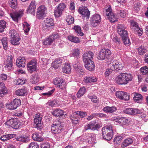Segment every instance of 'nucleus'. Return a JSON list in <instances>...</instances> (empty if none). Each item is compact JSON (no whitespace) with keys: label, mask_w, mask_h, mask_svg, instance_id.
I'll list each match as a JSON object with an SVG mask.
<instances>
[{"label":"nucleus","mask_w":148,"mask_h":148,"mask_svg":"<svg viewBox=\"0 0 148 148\" xmlns=\"http://www.w3.org/2000/svg\"><path fill=\"white\" fill-rule=\"evenodd\" d=\"M133 76L130 73H120L115 78V82L119 85H126L132 80Z\"/></svg>","instance_id":"1"},{"label":"nucleus","mask_w":148,"mask_h":148,"mask_svg":"<svg viewBox=\"0 0 148 148\" xmlns=\"http://www.w3.org/2000/svg\"><path fill=\"white\" fill-rule=\"evenodd\" d=\"M63 127L62 122L58 120H55L51 125V130L54 134H59L63 130Z\"/></svg>","instance_id":"2"},{"label":"nucleus","mask_w":148,"mask_h":148,"mask_svg":"<svg viewBox=\"0 0 148 148\" xmlns=\"http://www.w3.org/2000/svg\"><path fill=\"white\" fill-rule=\"evenodd\" d=\"M42 116L40 114H36L34 119V126L37 130L40 131L43 128V123L42 122Z\"/></svg>","instance_id":"3"},{"label":"nucleus","mask_w":148,"mask_h":148,"mask_svg":"<svg viewBox=\"0 0 148 148\" xmlns=\"http://www.w3.org/2000/svg\"><path fill=\"white\" fill-rule=\"evenodd\" d=\"M11 37L10 41L12 44L14 45H17L19 43V37L18 34L14 30L10 31Z\"/></svg>","instance_id":"4"},{"label":"nucleus","mask_w":148,"mask_h":148,"mask_svg":"<svg viewBox=\"0 0 148 148\" xmlns=\"http://www.w3.org/2000/svg\"><path fill=\"white\" fill-rule=\"evenodd\" d=\"M60 36L58 34H52L45 39L43 43L45 45H50L54 41L58 38Z\"/></svg>","instance_id":"5"},{"label":"nucleus","mask_w":148,"mask_h":148,"mask_svg":"<svg viewBox=\"0 0 148 148\" xmlns=\"http://www.w3.org/2000/svg\"><path fill=\"white\" fill-rule=\"evenodd\" d=\"M100 127L99 123L95 121H93L85 125L84 129L85 130H92L95 131L97 130Z\"/></svg>","instance_id":"6"},{"label":"nucleus","mask_w":148,"mask_h":148,"mask_svg":"<svg viewBox=\"0 0 148 148\" xmlns=\"http://www.w3.org/2000/svg\"><path fill=\"white\" fill-rule=\"evenodd\" d=\"M101 16L96 14L93 15L91 17V24L93 27H95L100 23L101 22Z\"/></svg>","instance_id":"7"},{"label":"nucleus","mask_w":148,"mask_h":148,"mask_svg":"<svg viewBox=\"0 0 148 148\" xmlns=\"http://www.w3.org/2000/svg\"><path fill=\"white\" fill-rule=\"evenodd\" d=\"M37 61L35 60H32L29 62L27 65V69L28 71L31 73H32L36 70Z\"/></svg>","instance_id":"8"},{"label":"nucleus","mask_w":148,"mask_h":148,"mask_svg":"<svg viewBox=\"0 0 148 148\" xmlns=\"http://www.w3.org/2000/svg\"><path fill=\"white\" fill-rule=\"evenodd\" d=\"M65 4L64 3H61L56 9L54 12V15L56 17H60L62 14V12L66 8Z\"/></svg>","instance_id":"9"},{"label":"nucleus","mask_w":148,"mask_h":148,"mask_svg":"<svg viewBox=\"0 0 148 148\" xmlns=\"http://www.w3.org/2000/svg\"><path fill=\"white\" fill-rule=\"evenodd\" d=\"M47 12V8L45 5H42L40 6L38 9L36 14L37 17L40 19L44 16Z\"/></svg>","instance_id":"10"},{"label":"nucleus","mask_w":148,"mask_h":148,"mask_svg":"<svg viewBox=\"0 0 148 148\" xmlns=\"http://www.w3.org/2000/svg\"><path fill=\"white\" fill-rule=\"evenodd\" d=\"M110 68L114 70L118 71L123 69V66L121 63L117 60H114L110 64Z\"/></svg>","instance_id":"11"},{"label":"nucleus","mask_w":148,"mask_h":148,"mask_svg":"<svg viewBox=\"0 0 148 148\" xmlns=\"http://www.w3.org/2000/svg\"><path fill=\"white\" fill-rule=\"evenodd\" d=\"M93 56L94 54L91 51L84 53L83 55V60L84 62L92 61Z\"/></svg>","instance_id":"12"},{"label":"nucleus","mask_w":148,"mask_h":148,"mask_svg":"<svg viewBox=\"0 0 148 148\" xmlns=\"http://www.w3.org/2000/svg\"><path fill=\"white\" fill-rule=\"evenodd\" d=\"M125 113L126 114L134 115L140 114L141 112L140 110L137 108H127L124 110Z\"/></svg>","instance_id":"13"},{"label":"nucleus","mask_w":148,"mask_h":148,"mask_svg":"<svg viewBox=\"0 0 148 148\" xmlns=\"http://www.w3.org/2000/svg\"><path fill=\"white\" fill-rule=\"evenodd\" d=\"M12 56H10L8 57L5 60L4 64L5 65V67L7 69L10 70L12 69Z\"/></svg>","instance_id":"14"},{"label":"nucleus","mask_w":148,"mask_h":148,"mask_svg":"<svg viewBox=\"0 0 148 148\" xmlns=\"http://www.w3.org/2000/svg\"><path fill=\"white\" fill-rule=\"evenodd\" d=\"M23 12L22 11L15 12H11L10 14V16L13 20L17 21L19 18L22 16Z\"/></svg>","instance_id":"15"},{"label":"nucleus","mask_w":148,"mask_h":148,"mask_svg":"<svg viewBox=\"0 0 148 148\" xmlns=\"http://www.w3.org/2000/svg\"><path fill=\"white\" fill-rule=\"evenodd\" d=\"M117 32L121 36H123L124 35H127V32L125 30V27L123 25L119 24L117 25Z\"/></svg>","instance_id":"16"},{"label":"nucleus","mask_w":148,"mask_h":148,"mask_svg":"<svg viewBox=\"0 0 148 148\" xmlns=\"http://www.w3.org/2000/svg\"><path fill=\"white\" fill-rule=\"evenodd\" d=\"M78 12L84 17H86L87 18H88L89 17L90 12L87 8L83 7H80L78 9Z\"/></svg>","instance_id":"17"},{"label":"nucleus","mask_w":148,"mask_h":148,"mask_svg":"<svg viewBox=\"0 0 148 148\" xmlns=\"http://www.w3.org/2000/svg\"><path fill=\"white\" fill-rule=\"evenodd\" d=\"M36 3L35 1H32L27 10V13L34 15L36 8Z\"/></svg>","instance_id":"18"},{"label":"nucleus","mask_w":148,"mask_h":148,"mask_svg":"<svg viewBox=\"0 0 148 148\" xmlns=\"http://www.w3.org/2000/svg\"><path fill=\"white\" fill-rule=\"evenodd\" d=\"M54 25L53 21L52 18H47L44 20L42 23V25L44 27L49 28L50 27Z\"/></svg>","instance_id":"19"},{"label":"nucleus","mask_w":148,"mask_h":148,"mask_svg":"<svg viewBox=\"0 0 148 148\" xmlns=\"http://www.w3.org/2000/svg\"><path fill=\"white\" fill-rule=\"evenodd\" d=\"M26 62L25 58L20 57L16 60V63L18 67L19 68H23L25 66V62Z\"/></svg>","instance_id":"20"},{"label":"nucleus","mask_w":148,"mask_h":148,"mask_svg":"<svg viewBox=\"0 0 148 148\" xmlns=\"http://www.w3.org/2000/svg\"><path fill=\"white\" fill-rule=\"evenodd\" d=\"M86 69L89 71H93L95 68V65L94 62L92 61L84 62Z\"/></svg>","instance_id":"21"},{"label":"nucleus","mask_w":148,"mask_h":148,"mask_svg":"<svg viewBox=\"0 0 148 148\" xmlns=\"http://www.w3.org/2000/svg\"><path fill=\"white\" fill-rule=\"evenodd\" d=\"M16 95L19 96H24L27 94V90L25 87H23L21 89L17 90L16 91Z\"/></svg>","instance_id":"22"},{"label":"nucleus","mask_w":148,"mask_h":148,"mask_svg":"<svg viewBox=\"0 0 148 148\" xmlns=\"http://www.w3.org/2000/svg\"><path fill=\"white\" fill-rule=\"evenodd\" d=\"M7 93V88L4 84L2 82L0 83V96L3 97Z\"/></svg>","instance_id":"23"},{"label":"nucleus","mask_w":148,"mask_h":148,"mask_svg":"<svg viewBox=\"0 0 148 148\" xmlns=\"http://www.w3.org/2000/svg\"><path fill=\"white\" fill-rule=\"evenodd\" d=\"M112 12V9L110 5H107L103 10V15L106 17L108 16L109 14Z\"/></svg>","instance_id":"24"},{"label":"nucleus","mask_w":148,"mask_h":148,"mask_svg":"<svg viewBox=\"0 0 148 148\" xmlns=\"http://www.w3.org/2000/svg\"><path fill=\"white\" fill-rule=\"evenodd\" d=\"M102 135L107 134L109 132H112V126L111 125L106 126L102 129Z\"/></svg>","instance_id":"25"},{"label":"nucleus","mask_w":148,"mask_h":148,"mask_svg":"<svg viewBox=\"0 0 148 148\" xmlns=\"http://www.w3.org/2000/svg\"><path fill=\"white\" fill-rule=\"evenodd\" d=\"M103 110L105 112L108 113H112L115 112L117 110L116 108L114 106L109 107L106 106L103 109Z\"/></svg>","instance_id":"26"},{"label":"nucleus","mask_w":148,"mask_h":148,"mask_svg":"<svg viewBox=\"0 0 148 148\" xmlns=\"http://www.w3.org/2000/svg\"><path fill=\"white\" fill-rule=\"evenodd\" d=\"M32 137L33 140L36 141L41 142L42 141L44 140L42 137L36 132L32 134Z\"/></svg>","instance_id":"27"},{"label":"nucleus","mask_w":148,"mask_h":148,"mask_svg":"<svg viewBox=\"0 0 148 148\" xmlns=\"http://www.w3.org/2000/svg\"><path fill=\"white\" fill-rule=\"evenodd\" d=\"M130 120L127 119L126 118L122 117L119 118L117 122L120 124L123 125H128L130 122Z\"/></svg>","instance_id":"28"},{"label":"nucleus","mask_w":148,"mask_h":148,"mask_svg":"<svg viewBox=\"0 0 148 148\" xmlns=\"http://www.w3.org/2000/svg\"><path fill=\"white\" fill-rule=\"evenodd\" d=\"M133 142V139L130 138H128L124 140L121 146L125 148L131 144Z\"/></svg>","instance_id":"29"},{"label":"nucleus","mask_w":148,"mask_h":148,"mask_svg":"<svg viewBox=\"0 0 148 148\" xmlns=\"http://www.w3.org/2000/svg\"><path fill=\"white\" fill-rule=\"evenodd\" d=\"M64 112L60 109H56L52 112V114L55 116H62L64 114Z\"/></svg>","instance_id":"30"},{"label":"nucleus","mask_w":148,"mask_h":148,"mask_svg":"<svg viewBox=\"0 0 148 148\" xmlns=\"http://www.w3.org/2000/svg\"><path fill=\"white\" fill-rule=\"evenodd\" d=\"M133 99L134 101L137 102H139L142 100L143 96L142 95L137 92H134L133 94Z\"/></svg>","instance_id":"31"},{"label":"nucleus","mask_w":148,"mask_h":148,"mask_svg":"<svg viewBox=\"0 0 148 148\" xmlns=\"http://www.w3.org/2000/svg\"><path fill=\"white\" fill-rule=\"evenodd\" d=\"M106 17L111 23L118 21L117 18L116 17L115 15L112 12L109 14L108 16Z\"/></svg>","instance_id":"32"},{"label":"nucleus","mask_w":148,"mask_h":148,"mask_svg":"<svg viewBox=\"0 0 148 148\" xmlns=\"http://www.w3.org/2000/svg\"><path fill=\"white\" fill-rule=\"evenodd\" d=\"M71 68L70 64L68 63H66L63 67L62 71L64 73H69L71 71Z\"/></svg>","instance_id":"33"},{"label":"nucleus","mask_w":148,"mask_h":148,"mask_svg":"<svg viewBox=\"0 0 148 148\" xmlns=\"http://www.w3.org/2000/svg\"><path fill=\"white\" fill-rule=\"evenodd\" d=\"M62 63V61L60 59L56 60L52 63L53 66L55 69H58L60 67Z\"/></svg>","instance_id":"34"},{"label":"nucleus","mask_w":148,"mask_h":148,"mask_svg":"<svg viewBox=\"0 0 148 148\" xmlns=\"http://www.w3.org/2000/svg\"><path fill=\"white\" fill-rule=\"evenodd\" d=\"M68 39L70 41L75 43H78L80 42V40L76 36H68Z\"/></svg>","instance_id":"35"},{"label":"nucleus","mask_w":148,"mask_h":148,"mask_svg":"<svg viewBox=\"0 0 148 148\" xmlns=\"http://www.w3.org/2000/svg\"><path fill=\"white\" fill-rule=\"evenodd\" d=\"M86 88L84 87L80 88L77 94L78 98H79L85 94L86 92Z\"/></svg>","instance_id":"36"},{"label":"nucleus","mask_w":148,"mask_h":148,"mask_svg":"<svg viewBox=\"0 0 148 148\" xmlns=\"http://www.w3.org/2000/svg\"><path fill=\"white\" fill-rule=\"evenodd\" d=\"M75 29L76 33H77V35L82 36L84 35V33L82 32L81 28L78 25L75 26L73 28Z\"/></svg>","instance_id":"37"},{"label":"nucleus","mask_w":148,"mask_h":148,"mask_svg":"<svg viewBox=\"0 0 148 148\" xmlns=\"http://www.w3.org/2000/svg\"><path fill=\"white\" fill-rule=\"evenodd\" d=\"M122 37V40L124 44L127 46H128L130 44V41L128 38L127 33V35H124L123 36H121Z\"/></svg>","instance_id":"38"},{"label":"nucleus","mask_w":148,"mask_h":148,"mask_svg":"<svg viewBox=\"0 0 148 148\" xmlns=\"http://www.w3.org/2000/svg\"><path fill=\"white\" fill-rule=\"evenodd\" d=\"M9 4L10 6L13 9L16 8L17 6V0H9Z\"/></svg>","instance_id":"39"},{"label":"nucleus","mask_w":148,"mask_h":148,"mask_svg":"<svg viewBox=\"0 0 148 148\" xmlns=\"http://www.w3.org/2000/svg\"><path fill=\"white\" fill-rule=\"evenodd\" d=\"M97 81V79L95 77H86L84 79V81L86 83L95 82Z\"/></svg>","instance_id":"40"},{"label":"nucleus","mask_w":148,"mask_h":148,"mask_svg":"<svg viewBox=\"0 0 148 148\" xmlns=\"http://www.w3.org/2000/svg\"><path fill=\"white\" fill-rule=\"evenodd\" d=\"M39 75L38 74H35L33 75L32 77V83L33 84H36L39 81Z\"/></svg>","instance_id":"41"},{"label":"nucleus","mask_w":148,"mask_h":148,"mask_svg":"<svg viewBox=\"0 0 148 148\" xmlns=\"http://www.w3.org/2000/svg\"><path fill=\"white\" fill-rule=\"evenodd\" d=\"M140 71L141 74L145 75L148 73V67L146 66H143L140 69Z\"/></svg>","instance_id":"42"},{"label":"nucleus","mask_w":148,"mask_h":148,"mask_svg":"<svg viewBox=\"0 0 148 148\" xmlns=\"http://www.w3.org/2000/svg\"><path fill=\"white\" fill-rule=\"evenodd\" d=\"M6 22L3 20L0 21V32H2L4 31L6 27Z\"/></svg>","instance_id":"43"},{"label":"nucleus","mask_w":148,"mask_h":148,"mask_svg":"<svg viewBox=\"0 0 148 148\" xmlns=\"http://www.w3.org/2000/svg\"><path fill=\"white\" fill-rule=\"evenodd\" d=\"M123 139V138L122 136L118 135L114 138V141L115 143L118 145L120 144L121 141Z\"/></svg>","instance_id":"44"},{"label":"nucleus","mask_w":148,"mask_h":148,"mask_svg":"<svg viewBox=\"0 0 148 148\" xmlns=\"http://www.w3.org/2000/svg\"><path fill=\"white\" fill-rule=\"evenodd\" d=\"M66 21L69 25L71 24L74 23V19L72 16L68 15L66 17Z\"/></svg>","instance_id":"45"},{"label":"nucleus","mask_w":148,"mask_h":148,"mask_svg":"<svg viewBox=\"0 0 148 148\" xmlns=\"http://www.w3.org/2000/svg\"><path fill=\"white\" fill-rule=\"evenodd\" d=\"M80 51L79 49L76 48L73 50L72 55L74 57H78L80 54Z\"/></svg>","instance_id":"46"},{"label":"nucleus","mask_w":148,"mask_h":148,"mask_svg":"<svg viewBox=\"0 0 148 148\" xmlns=\"http://www.w3.org/2000/svg\"><path fill=\"white\" fill-rule=\"evenodd\" d=\"M14 84L17 85H23L25 83V81L24 78L19 79H15L14 81Z\"/></svg>","instance_id":"47"},{"label":"nucleus","mask_w":148,"mask_h":148,"mask_svg":"<svg viewBox=\"0 0 148 148\" xmlns=\"http://www.w3.org/2000/svg\"><path fill=\"white\" fill-rule=\"evenodd\" d=\"M2 44L3 45L4 49L6 50L8 48V42L6 38H4L1 39Z\"/></svg>","instance_id":"48"},{"label":"nucleus","mask_w":148,"mask_h":148,"mask_svg":"<svg viewBox=\"0 0 148 148\" xmlns=\"http://www.w3.org/2000/svg\"><path fill=\"white\" fill-rule=\"evenodd\" d=\"M103 52L104 51H102L101 50H100L99 53V54L97 57V58L99 60H103L105 59L106 58H107L104 54V53Z\"/></svg>","instance_id":"49"},{"label":"nucleus","mask_w":148,"mask_h":148,"mask_svg":"<svg viewBox=\"0 0 148 148\" xmlns=\"http://www.w3.org/2000/svg\"><path fill=\"white\" fill-rule=\"evenodd\" d=\"M112 132H109L107 134H106V135L104 134L103 135V138L108 140H111L112 137Z\"/></svg>","instance_id":"50"},{"label":"nucleus","mask_w":148,"mask_h":148,"mask_svg":"<svg viewBox=\"0 0 148 148\" xmlns=\"http://www.w3.org/2000/svg\"><path fill=\"white\" fill-rule=\"evenodd\" d=\"M20 125V124L18 122L17 119L14 118V121L11 127L14 129H17L19 128Z\"/></svg>","instance_id":"51"},{"label":"nucleus","mask_w":148,"mask_h":148,"mask_svg":"<svg viewBox=\"0 0 148 148\" xmlns=\"http://www.w3.org/2000/svg\"><path fill=\"white\" fill-rule=\"evenodd\" d=\"M101 50L102 51H104V54L107 58L109 57V56L111 54L110 51L108 49L104 48L102 49Z\"/></svg>","instance_id":"52"},{"label":"nucleus","mask_w":148,"mask_h":148,"mask_svg":"<svg viewBox=\"0 0 148 148\" xmlns=\"http://www.w3.org/2000/svg\"><path fill=\"white\" fill-rule=\"evenodd\" d=\"M12 102L10 104H7L6 106V107L8 109L10 110H14L16 108V107H15L14 103Z\"/></svg>","instance_id":"53"},{"label":"nucleus","mask_w":148,"mask_h":148,"mask_svg":"<svg viewBox=\"0 0 148 148\" xmlns=\"http://www.w3.org/2000/svg\"><path fill=\"white\" fill-rule=\"evenodd\" d=\"M124 92L122 91H117L116 92L115 95L118 98L120 99H122L123 98L122 97L123 95H124Z\"/></svg>","instance_id":"54"},{"label":"nucleus","mask_w":148,"mask_h":148,"mask_svg":"<svg viewBox=\"0 0 148 148\" xmlns=\"http://www.w3.org/2000/svg\"><path fill=\"white\" fill-rule=\"evenodd\" d=\"M138 53L140 55H142L145 53L146 51V50L144 48V47L142 46L140 47L138 49Z\"/></svg>","instance_id":"55"},{"label":"nucleus","mask_w":148,"mask_h":148,"mask_svg":"<svg viewBox=\"0 0 148 148\" xmlns=\"http://www.w3.org/2000/svg\"><path fill=\"white\" fill-rule=\"evenodd\" d=\"M16 140L19 141L25 142L27 140V138L26 137L18 136L17 137Z\"/></svg>","instance_id":"56"},{"label":"nucleus","mask_w":148,"mask_h":148,"mask_svg":"<svg viewBox=\"0 0 148 148\" xmlns=\"http://www.w3.org/2000/svg\"><path fill=\"white\" fill-rule=\"evenodd\" d=\"M15 105V107H17L21 104V101L19 99H15L12 101Z\"/></svg>","instance_id":"57"},{"label":"nucleus","mask_w":148,"mask_h":148,"mask_svg":"<svg viewBox=\"0 0 148 148\" xmlns=\"http://www.w3.org/2000/svg\"><path fill=\"white\" fill-rule=\"evenodd\" d=\"M136 30V33L139 36H141L143 33V29L142 28L138 27H136L135 29Z\"/></svg>","instance_id":"58"},{"label":"nucleus","mask_w":148,"mask_h":148,"mask_svg":"<svg viewBox=\"0 0 148 148\" xmlns=\"http://www.w3.org/2000/svg\"><path fill=\"white\" fill-rule=\"evenodd\" d=\"M111 38L114 42L118 44L120 43V40L116 36H111Z\"/></svg>","instance_id":"59"},{"label":"nucleus","mask_w":148,"mask_h":148,"mask_svg":"<svg viewBox=\"0 0 148 148\" xmlns=\"http://www.w3.org/2000/svg\"><path fill=\"white\" fill-rule=\"evenodd\" d=\"M29 148H39V145L36 143H31L29 145Z\"/></svg>","instance_id":"60"},{"label":"nucleus","mask_w":148,"mask_h":148,"mask_svg":"<svg viewBox=\"0 0 148 148\" xmlns=\"http://www.w3.org/2000/svg\"><path fill=\"white\" fill-rule=\"evenodd\" d=\"M63 81V80L61 79V78H56L53 80V82L54 84L56 86L59 84H60V83Z\"/></svg>","instance_id":"61"},{"label":"nucleus","mask_w":148,"mask_h":148,"mask_svg":"<svg viewBox=\"0 0 148 148\" xmlns=\"http://www.w3.org/2000/svg\"><path fill=\"white\" fill-rule=\"evenodd\" d=\"M14 121V119H11L7 121L5 123V124L10 127H11L12 124Z\"/></svg>","instance_id":"62"},{"label":"nucleus","mask_w":148,"mask_h":148,"mask_svg":"<svg viewBox=\"0 0 148 148\" xmlns=\"http://www.w3.org/2000/svg\"><path fill=\"white\" fill-rule=\"evenodd\" d=\"M66 82L63 81L60 82V84L57 85L56 86L61 89H64L65 87Z\"/></svg>","instance_id":"63"},{"label":"nucleus","mask_w":148,"mask_h":148,"mask_svg":"<svg viewBox=\"0 0 148 148\" xmlns=\"http://www.w3.org/2000/svg\"><path fill=\"white\" fill-rule=\"evenodd\" d=\"M122 98H123L122 100L127 101L130 99V95L126 92H124V95H123Z\"/></svg>","instance_id":"64"}]
</instances>
